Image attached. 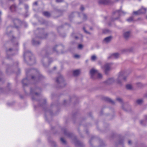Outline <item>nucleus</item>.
Wrapping results in <instances>:
<instances>
[{"label": "nucleus", "instance_id": "nucleus-32", "mask_svg": "<svg viewBox=\"0 0 147 147\" xmlns=\"http://www.w3.org/2000/svg\"><path fill=\"white\" fill-rule=\"evenodd\" d=\"M138 86L139 87H141L142 86V84L140 83H138L137 84Z\"/></svg>", "mask_w": 147, "mask_h": 147}, {"label": "nucleus", "instance_id": "nucleus-5", "mask_svg": "<svg viewBox=\"0 0 147 147\" xmlns=\"http://www.w3.org/2000/svg\"><path fill=\"white\" fill-rule=\"evenodd\" d=\"M56 81L58 84H60L62 86L64 84L63 78L61 75L56 78Z\"/></svg>", "mask_w": 147, "mask_h": 147}, {"label": "nucleus", "instance_id": "nucleus-59", "mask_svg": "<svg viewBox=\"0 0 147 147\" xmlns=\"http://www.w3.org/2000/svg\"><path fill=\"white\" fill-rule=\"evenodd\" d=\"M90 29L92 30V28H90Z\"/></svg>", "mask_w": 147, "mask_h": 147}, {"label": "nucleus", "instance_id": "nucleus-49", "mask_svg": "<svg viewBox=\"0 0 147 147\" xmlns=\"http://www.w3.org/2000/svg\"><path fill=\"white\" fill-rule=\"evenodd\" d=\"M2 74V73L0 71V76Z\"/></svg>", "mask_w": 147, "mask_h": 147}, {"label": "nucleus", "instance_id": "nucleus-12", "mask_svg": "<svg viewBox=\"0 0 147 147\" xmlns=\"http://www.w3.org/2000/svg\"><path fill=\"white\" fill-rule=\"evenodd\" d=\"M114 13H116L117 15H119V16L120 15L122 14H125V13L124 12L121 11V9L117 10Z\"/></svg>", "mask_w": 147, "mask_h": 147}, {"label": "nucleus", "instance_id": "nucleus-48", "mask_svg": "<svg viewBox=\"0 0 147 147\" xmlns=\"http://www.w3.org/2000/svg\"><path fill=\"white\" fill-rule=\"evenodd\" d=\"M34 78V76H32L31 77V78L32 79H33Z\"/></svg>", "mask_w": 147, "mask_h": 147}, {"label": "nucleus", "instance_id": "nucleus-55", "mask_svg": "<svg viewBox=\"0 0 147 147\" xmlns=\"http://www.w3.org/2000/svg\"><path fill=\"white\" fill-rule=\"evenodd\" d=\"M143 11V10H141L140 11V12H142Z\"/></svg>", "mask_w": 147, "mask_h": 147}, {"label": "nucleus", "instance_id": "nucleus-35", "mask_svg": "<svg viewBox=\"0 0 147 147\" xmlns=\"http://www.w3.org/2000/svg\"><path fill=\"white\" fill-rule=\"evenodd\" d=\"M74 57L76 58H78L80 56L78 55H74Z\"/></svg>", "mask_w": 147, "mask_h": 147}, {"label": "nucleus", "instance_id": "nucleus-33", "mask_svg": "<svg viewBox=\"0 0 147 147\" xmlns=\"http://www.w3.org/2000/svg\"><path fill=\"white\" fill-rule=\"evenodd\" d=\"M82 45L80 44L78 45V48L79 49H82Z\"/></svg>", "mask_w": 147, "mask_h": 147}, {"label": "nucleus", "instance_id": "nucleus-27", "mask_svg": "<svg viewBox=\"0 0 147 147\" xmlns=\"http://www.w3.org/2000/svg\"><path fill=\"white\" fill-rule=\"evenodd\" d=\"M133 17H131L127 19V21L129 22H130L133 21Z\"/></svg>", "mask_w": 147, "mask_h": 147}, {"label": "nucleus", "instance_id": "nucleus-51", "mask_svg": "<svg viewBox=\"0 0 147 147\" xmlns=\"http://www.w3.org/2000/svg\"><path fill=\"white\" fill-rule=\"evenodd\" d=\"M28 71H28V70H26V74H27V73H28Z\"/></svg>", "mask_w": 147, "mask_h": 147}, {"label": "nucleus", "instance_id": "nucleus-28", "mask_svg": "<svg viewBox=\"0 0 147 147\" xmlns=\"http://www.w3.org/2000/svg\"><path fill=\"white\" fill-rule=\"evenodd\" d=\"M61 141L63 144H65L66 143V141L65 140L62 138H61L60 139Z\"/></svg>", "mask_w": 147, "mask_h": 147}, {"label": "nucleus", "instance_id": "nucleus-1", "mask_svg": "<svg viewBox=\"0 0 147 147\" xmlns=\"http://www.w3.org/2000/svg\"><path fill=\"white\" fill-rule=\"evenodd\" d=\"M126 72L125 71H121L119 73L116 82L118 84L121 86L123 81H125L127 77L126 76Z\"/></svg>", "mask_w": 147, "mask_h": 147}, {"label": "nucleus", "instance_id": "nucleus-14", "mask_svg": "<svg viewBox=\"0 0 147 147\" xmlns=\"http://www.w3.org/2000/svg\"><path fill=\"white\" fill-rule=\"evenodd\" d=\"M22 83L23 84V85L24 86H25L27 85V84L28 82V80L27 78H26L25 79H23L22 80Z\"/></svg>", "mask_w": 147, "mask_h": 147}, {"label": "nucleus", "instance_id": "nucleus-20", "mask_svg": "<svg viewBox=\"0 0 147 147\" xmlns=\"http://www.w3.org/2000/svg\"><path fill=\"white\" fill-rule=\"evenodd\" d=\"M119 54L118 53H116L112 54V56H113V58H118L119 57Z\"/></svg>", "mask_w": 147, "mask_h": 147}, {"label": "nucleus", "instance_id": "nucleus-15", "mask_svg": "<svg viewBox=\"0 0 147 147\" xmlns=\"http://www.w3.org/2000/svg\"><path fill=\"white\" fill-rule=\"evenodd\" d=\"M80 72V71L79 69L74 70L73 72V75L74 76H76L78 75Z\"/></svg>", "mask_w": 147, "mask_h": 147}, {"label": "nucleus", "instance_id": "nucleus-22", "mask_svg": "<svg viewBox=\"0 0 147 147\" xmlns=\"http://www.w3.org/2000/svg\"><path fill=\"white\" fill-rule=\"evenodd\" d=\"M97 59L96 56L94 55H92L91 58V60L93 61H94L96 60Z\"/></svg>", "mask_w": 147, "mask_h": 147}, {"label": "nucleus", "instance_id": "nucleus-61", "mask_svg": "<svg viewBox=\"0 0 147 147\" xmlns=\"http://www.w3.org/2000/svg\"><path fill=\"white\" fill-rule=\"evenodd\" d=\"M86 62H87L88 61H87V60H86Z\"/></svg>", "mask_w": 147, "mask_h": 147}, {"label": "nucleus", "instance_id": "nucleus-41", "mask_svg": "<svg viewBox=\"0 0 147 147\" xmlns=\"http://www.w3.org/2000/svg\"><path fill=\"white\" fill-rule=\"evenodd\" d=\"M52 143H53V146H56V144H55V142H52Z\"/></svg>", "mask_w": 147, "mask_h": 147}, {"label": "nucleus", "instance_id": "nucleus-43", "mask_svg": "<svg viewBox=\"0 0 147 147\" xmlns=\"http://www.w3.org/2000/svg\"><path fill=\"white\" fill-rule=\"evenodd\" d=\"M56 47H57V46H55V47H54L53 48V51H56V50H55V48Z\"/></svg>", "mask_w": 147, "mask_h": 147}, {"label": "nucleus", "instance_id": "nucleus-4", "mask_svg": "<svg viewBox=\"0 0 147 147\" xmlns=\"http://www.w3.org/2000/svg\"><path fill=\"white\" fill-rule=\"evenodd\" d=\"M40 32L39 35V36H38L40 39H44L46 38L47 36V34L44 32V31L43 29H40Z\"/></svg>", "mask_w": 147, "mask_h": 147}, {"label": "nucleus", "instance_id": "nucleus-6", "mask_svg": "<svg viewBox=\"0 0 147 147\" xmlns=\"http://www.w3.org/2000/svg\"><path fill=\"white\" fill-rule=\"evenodd\" d=\"M111 65V63H107L105 64L104 66L102 67V68L104 70L105 72L107 73V71L110 69Z\"/></svg>", "mask_w": 147, "mask_h": 147}, {"label": "nucleus", "instance_id": "nucleus-50", "mask_svg": "<svg viewBox=\"0 0 147 147\" xmlns=\"http://www.w3.org/2000/svg\"><path fill=\"white\" fill-rule=\"evenodd\" d=\"M75 38L76 39H78V37L76 36H75Z\"/></svg>", "mask_w": 147, "mask_h": 147}, {"label": "nucleus", "instance_id": "nucleus-63", "mask_svg": "<svg viewBox=\"0 0 147 147\" xmlns=\"http://www.w3.org/2000/svg\"><path fill=\"white\" fill-rule=\"evenodd\" d=\"M1 80V79H0V80Z\"/></svg>", "mask_w": 147, "mask_h": 147}, {"label": "nucleus", "instance_id": "nucleus-39", "mask_svg": "<svg viewBox=\"0 0 147 147\" xmlns=\"http://www.w3.org/2000/svg\"><path fill=\"white\" fill-rule=\"evenodd\" d=\"M131 144V141L130 140H129L128 141V144H129V145H130Z\"/></svg>", "mask_w": 147, "mask_h": 147}, {"label": "nucleus", "instance_id": "nucleus-30", "mask_svg": "<svg viewBox=\"0 0 147 147\" xmlns=\"http://www.w3.org/2000/svg\"><path fill=\"white\" fill-rule=\"evenodd\" d=\"M82 14L83 16V19L84 20H86L87 18V17L86 15L82 13Z\"/></svg>", "mask_w": 147, "mask_h": 147}, {"label": "nucleus", "instance_id": "nucleus-37", "mask_svg": "<svg viewBox=\"0 0 147 147\" xmlns=\"http://www.w3.org/2000/svg\"><path fill=\"white\" fill-rule=\"evenodd\" d=\"M112 56V55H110V56H109L108 57V59H109L111 58H113V56Z\"/></svg>", "mask_w": 147, "mask_h": 147}, {"label": "nucleus", "instance_id": "nucleus-46", "mask_svg": "<svg viewBox=\"0 0 147 147\" xmlns=\"http://www.w3.org/2000/svg\"><path fill=\"white\" fill-rule=\"evenodd\" d=\"M98 63L100 65L101 63V62L100 61H98Z\"/></svg>", "mask_w": 147, "mask_h": 147}, {"label": "nucleus", "instance_id": "nucleus-57", "mask_svg": "<svg viewBox=\"0 0 147 147\" xmlns=\"http://www.w3.org/2000/svg\"><path fill=\"white\" fill-rule=\"evenodd\" d=\"M54 69H55L56 68V67H54Z\"/></svg>", "mask_w": 147, "mask_h": 147}, {"label": "nucleus", "instance_id": "nucleus-19", "mask_svg": "<svg viewBox=\"0 0 147 147\" xmlns=\"http://www.w3.org/2000/svg\"><path fill=\"white\" fill-rule=\"evenodd\" d=\"M10 9L12 11H15L16 9V7L14 5H12L10 7Z\"/></svg>", "mask_w": 147, "mask_h": 147}, {"label": "nucleus", "instance_id": "nucleus-17", "mask_svg": "<svg viewBox=\"0 0 147 147\" xmlns=\"http://www.w3.org/2000/svg\"><path fill=\"white\" fill-rule=\"evenodd\" d=\"M32 43L33 45L36 46L39 45L40 43L38 41H36L34 39H33L32 40Z\"/></svg>", "mask_w": 147, "mask_h": 147}, {"label": "nucleus", "instance_id": "nucleus-44", "mask_svg": "<svg viewBox=\"0 0 147 147\" xmlns=\"http://www.w3.org/2000/svg\"><path fill=\"white\" fill-rule=\"evenodd\" d=\"M35 95L36 96H38L40 94L39 93H38L37 92H36L35 93Z\"/></svg>", "mask_w": 147, "mask_h": 147}, {"label": "nucleus", "instance_id": "nucleus-60", "mask_svg": "<svg viewBox=\"0 0 147 147\" xmlns=\"http://www.w3.org/2000/svg\"><path fill=\"white\" fill-rule=\"evenodd\" d=\"M37 38V37L36 36V37L35 38L36 39Z\"/></svg>", "mask_w": 147, "mask_h": 147}, {"label": "nucleus", "instance_id": "nucleus-25", "mask_svg": "<svg viewBox=\"0 0 147 147\" xmlns=\"http://www.w3.org/2000/svg\"><path fill=\"white\" fill-rule=\"evenodd\" d=\"M143 100L142 99H138L136 100V102L138 104H141Z\"/></svg>", "mask_w": 147, "mask_h": 147}, {"label": "nucleus", "instance_id": "nucleus-58", "mask_svg": "<svg viewBox=\"0 0 147 147\" xmlns=\"http://www.w3.org/2000/svg\"><path fill=\"white\" fill-rule=\"evenodd\" d=\"M32 100H34V98L33 97L32 98Z\"/></svg>", "mask_w": 147, "mask_h": 147}, {"label": "nucleus", "instance_id": "nucleus-56", "mask_svg": "<svg viewBox=\"0 0 147 147\" xmlns=\"http://www.w3.org/2000/svg\"><path fill=\"white\" fill-rule=\"evenodd\" d=\"M146 96L147 97V93L146 94Z\"/></svg>", "mask_w": 147, "mask_h": 147}, {"label": "nucleus", "instance_id": "nucleus-29", "mask_svg": "<svg viewBox=\"0 0 147 147\" xmlns=\"http://www.w3.org/2000/svg\"><path fill=\"white\" fill-rule=\"evenodd\" d=\"M7 34L8 35H9V36H12V37L14 38H14L13 37V36H12V35L11 34V33L10 32V33H9V32H8V31H7Z\"/></svg>", "mask_w": 147, "mask_h": 147}, {"label": "nucleus", "instance_id": "nucleus-8", "mask_svg": "<svg viewBox=\"0 0 147 147\" xmlns=\"http://www.w3.org/2000/svg\"><path fill=\"white\" fill-rule=\"evenodd\" d=\"M131 32L129 31H127L124 32L123 33V36L125 39H128L130 36Z\"/></svg>", "mask_w": 147, "mask_h": 147}, {"label": "nucleus", "instance_id": "nucleus-21", "mask_svg": "<svg viewBox=\"0 0 147 147\" xmlns=\"http://www.w3.org/2000/svg\"><path fill=\"white\" fill-rule=\"evenodd\" d=\"M126 88L128 90H131L132 89V86L130 84L127 85L126 86Z\"/></svg>", "mask_w": 147, "mask_h": 147}, {"label": "nucleus", "instance_id": "nucleus-9", "mask_svg": "<svg viewBox=\"0 0 147 147\" xmlns=\"http://www.w3.org/2000/svg\"><path fill=\"white\" fill-rule=\"evenodd\" d=\"M98 3L100 4H108L110 3V1L109 0H99Z\"/></svg>", "mask_w": 147, "mask_h": 147}, {"label": "nucleus", "instance_id": "nucleus-26", "mask_svg": "<svg viewBox=\"0 0 147 147\" xmlns=\"http://www.w3.org/2000/svg\"><path fill=\"white\" fill-rule=\"evenodd\" d=\"M12 51V50L10 48L8 50H7L6 51V52L7 54H10V53Z\"/></svg>", "mask_w": 147, "mask_h": 147}, {"label": "nucleus", "instance_id": "nucleus-31", "mask_svg": "<svg viewBox=\"0 0 147 147\" xmlns=\"http://www.w3.org/2000/svg\"><path fill=\"white\" fill-rule=\"evenodd\" d=\"M83 29L85 33H86L87 34H90V32H88L85 29V28H84V27L83 28Z\"/></svg>", "mask_w": 147, "mask_h": 147}, {"label": "nucleus", "instance_id": "nucleus-45", "mask_svg": "<svg viewBox=\"0 0 147 147\" xmlns=\"http://www.w3.org/2000/svg\"><path fill=\"white\" fill-rule=\"evenodd\" d=\"M122 141L121 140L119 142V144H122Z\"/></svg>", "mask_w": 147, "mask_h": 147}, {"label": "nucleus", "instance_id": "nucleus-40", "mask_svg": "<svg viewBox=\"0 0 147 147\" xmlns=\"http://www.w3.org/2000/svg\"><path fill=\"white\" fill-rule=\"evenodd\" d=\"M119 17L118 18H115L113 19L112 20V21H114L115 20H117L118 19Z\"/></svg>", "mask_w": 147, "mask_h": 147}, {"label": "nucleus", "instance_id": "nucleus-36", "mask_svg": "<svg viewBox=\"0 0 147 147\" xmlns=\"http://www.w3.org/2000/svg\"><path fill=\"white\" fill-rule=\"evenodd\" d=\"M63 1V0H56V1L57 2L59 3L62 2Z\"/></svg>", "mask_w": 147, "mask_h": 147}, {"label": "nucleus", "instance_id": "nucleus-18", "mask_svg": "<svg viewBox=\"0 0 147 147\" xmlns=\"http://www.w3.org/2000/svg\"><path fill=\"white\" fill-rule=\"evenodd\" d=\"M43 15L47 17H49L50 16V13L47 11L44 12L43 13Z\"/></svg>", "mask_w": 147, "mask_h": 147}, {"label": "nucleus", "instance_id": "nucleus-42", "mask_svg": "<svg viewBox=\"0 0 147 147\" xmlns=\"http://www.w3.org/2000/svg\"><path fill=\"white\" fill-rule=\"evenodd\" d=\"M33 4L34 5H37V2H35Z\"/></svg>", "mask_w": 147, "mask_h": 147}, {"label": "nucleus", "instance_id": "nucleus-3", "mask_svg": "<svg viewBox=\"0 0 147 147\" xmlns=\"http://www.w3.org/2000/svg\"><path fill=\"white\" fill-rule=\"evenodd\" d=\"M28 56L30 57V60L31 61V64L33 65L35 63V59L34 57L32 55L31 52L28 51H25L24 54V59H25V57Z\"/></svg>", "mask_w": 147, "mask_h": 147}, {"label": "nucleus", "instance_id": "nucleus-7", "mask_svg": "<svg viewBox=\"0 0 147 147\" xmlns=\"http://www.w3.org/2000/svg\"><path fill=\"white\" fill-rule=\"evenodd\" d=\"M146 11V9L145 8H142L140 9L137 11H134L133 13L134 14L137 15L145 13Z\"/></svg>", "mask_w": 147, "mask_h": 147}, {"label": "nucleus", "instance_id": "nucleus-52", "mask_svg": "<svg viewBox=\"0 0 147 147\" xmlns=\"http://www.w3.org/2000/svg\"><path fill=\"white\" fill-rule=\"evenodd\" d=\"M92 138H92H92H91V140L89 141V142H90V143L91 140L92 139Z\"/></svg>", "mask_w": 147, "mask_h": 147}, {"label": "nucleus", "instance_id": "nucleus-13", "mask_svg": "<svg viewBox=\"0 0 147 147\" xmlns=\"http://www.w3.org/2000/svg\"><path fill=\"white\" fill-rule=\"evenodd\" d=\"M112 37L111 36H108L105 38L104 40V42L106 43L109 42L111 40Z\"/></svg>", "mask_w": 147, "mask_h": 147}, {"label": "nucleus", "instance_id": "nucleus-2", "mask_svg": "<svg viewBox=\"0 0 147 147\" xmlns=\"http://www.w3.org/2000/svg\"><path fill=\"white\" fill-rule=\"evenodd\" d=\"M90 73L91 78L93 79H100L102 78V75L98 71L94 69H92L90 70Z\"/></svg>", "mask_w": 147, "mask_h": 147}, {"label": "nucleus", "instance_id": "nucleus-47", "mask_svg": "<svg viewBox=\"0 0 147 147\" xmlns=\"http://www.w3.org/2000/svg\"><path fill=\"white\" fill-rule=\"evenodd\" d=\"M30 91L31 93H32L33 92V90H32V89H31L30 90Z\"/></svg>", "mask_w": 147, "mask_h": 147}, {"label": "nucleus", "instance_id": "nucleus-11", "mask_svg": "<svg viewBox=\"0 0 147 147\" xmlns=\"http://www.w3.org/2000/svg\"><path fill=\"white\" fill-rule=\"evenodd\" d=\"M114 82V79L113 78H110L108 79L105 82V83L107 84H110Z\"/></svg>", "mask_w": 147, "mask_h": 147}, {"label": "nucleus", "instance_id": "nucleus-10", "mask_svg": "<svg viewBox=\"0 0 147 147\" xmlns=\"http://www.w3.org/2000/svg\"><path fill=\"white\" fill-rule=\"evenodd\" d=\"M74 142L75 145L77 146L81 147L83 146V144L81 142L79 141L76 139H75L74 140Z\"/></svg>", "mask_w": 147, "mask_h": 147}, {"label": "nucleus", "instance_id": "nucleus-38", "mask_svg": "<svg viewBox=\"0 0 147 147\" xmlns=\"http://www.w3.org/2000/svg\"><path fill=\"white\" fill-rule=\"evenodd\" d=\"M25 7L26 9H28V5H25Z\"/></svg>", "mask_w": 147, "mask_h": 147}, {"label": "nucleus", "instance_id": "nucleus-34", "mask_svg": "<svg viewBox=\"0 0 147 147\" xmlns=\"http://www.w3.org/2000/svg\"><path fill=\"white\" fill-rule=\"evenodd\" d=\"M81 11H83L84 10V7L83 6H82L80 8Z\"/></svg>", "mask_w": 147, "mask_h": 147}, {"label": "nucleus", "instance_id": "nucleus-53", "mask_svg": "<svg viewBox=\"0 0 147 147\" xmlns=\"http://www.w3.org/2000/svg\"><path fill=\"white\" fill-rule=\"evenodd\" d=\"M44 102L45 103L46 102V100H44Z\"/></svg>", "mask_w": 147, "mask_h": 147}, {"label": "nucleus", "instance_id": "nucleus-54", "mask_svg": "<svg viewBox=\"0 0 147 147\" xmlns=\"http://www.w3.org/2000/svg\"><path fill=\"white\" fill-rule=\"evenodd\" d=\"M1 15V11H0V15Z\"/></svg>", "mask_w": 147, "mask_h": 147}, {"label": "nucleus", "instance_id": "nucleus-23", "mask_svg": "<svg viewBox=\"0 0 147 147\" xmlns=\"http://www.w3.org/2000/svg\"><path fill=\"white\" fill-rule=\"evenodd\" d=\"M146 121H147V117L146 118V119L143 120H141L140 121V124L142 125H144Z\"/></svg>", "mask_w": 147, "mask_h": 147}, {"label": "nucleus", "instance_id": "nucleus-24", "mask_svg": "<svg viewBox=\"0 0 147 147\" xmlns=\"http://www.w3.org/2000/svg\"><path fill=\"white\" fill-rule=\"evenodd\" d=\"M116 100L117 101L120 102L121 104H122L123 101L121 98H116Z\"/></svg>", "mask_w": 147, "mask_h": 147}, {"label": "nucleus", "instance_id": "nucleus-16", "mask_svg": "<svg viewBox=\"0 0 147 147\" xmlns=\"http://www.w3.org/2000/svg\"><path fill=\"white\" fill-rule=\"evenodd\" d=\"M105 100L106 101L110 102L113 105H114L115 104V102L113 100H112L111 98H108L106 97L105 98Z\"/></svg>", "mask_w": 147, "mask_h": 147}, {"label": "nucleus", "instance_id": "nucleus-62", "mask_svg": "<svg viewBox=\"0 0 147 147\" xmlns=\"http://www.w3.org/2000/svg\"><path fill=\"white\" fill-rule=\"evenodd\" d=\"M146 18L147 19V16H146Z\"/></svg>", "mask_w": 147, "mask_h": 147}]
</instances>
